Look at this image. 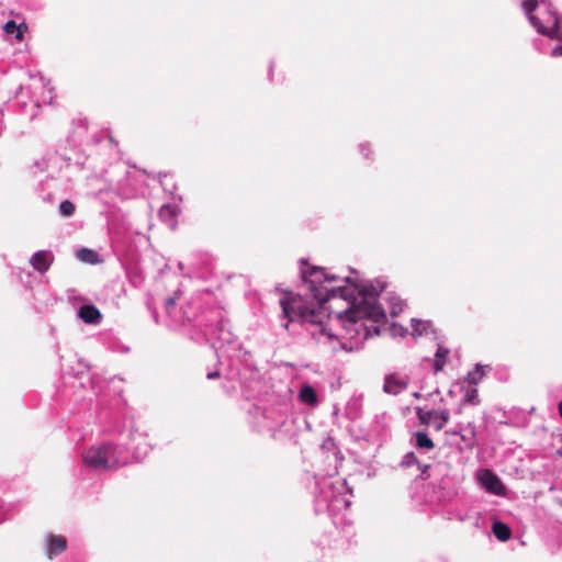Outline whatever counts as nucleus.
<instances>
[{
    "mask_svg": "<svg viewBox=\"0 0 562 562\" xmlns=\"http://www.w3.org/2000/svg\"><path fill=\"white\" fill-rule=\"evenodd\" d=\"M324 484L330 488V494L327 492L323 493L322 497L317 499L318 505L322 502L327 503V509L329 512L340 509L341 506L347 507L349 505L348 501L345 497H341V491L346 486L345 480H336L328 484L324 482Z\"/></svg>",
    "mask_w": 562,
    "mask_h": 562,
    "instance_id": "39448f33",
    "label": "nucleus"
},
{
    "mask_svg": "<svg viewBox=\"0 0 562 562\" xmlns=\"http://www.w3.org/2000/svg\"><path fill=\"white\" fill-rule=\"evenodd\" d=\"M430 323L422 319H412V328L414 336H422L427 333V329L430 327Z\"/></svg>",
    "mask_w": 562,
    "mask_h": 562,
    "instance_id": "f3484780",
    "label": "nucleus"
},
{
    "mask_svg": "<svg viewBox=\"0 0 562 562\" xmlns=\"http://www.w3.org/2000/svg\"><path fill=\"white\" fill-rule=\"evenodd\" d=\"M175 304H176V301H175V299H173V297H168V299L166 300V308H167L168 313H170L171 307H173V306H175Z\"/></svg>",
    "mask_w": 562,
    "mask_h": 562,
    "instance_id": "bb28decb",
    "label": "nucleus"
},
{
    "mask_svg": "<svg viewBox=\"0 0 562 562\" xmlns=\"http://www.w3.org/2000/svg\"><path fill=\"white\" fill-rule=\"evenodd\" d=\"M178 207L172 205H164L159 210V217L172 229L177 226Z\"/></svg>",
    "mask_w": 562,
    "mask_h": 562,
    "instance_id": "f8f14e48",
    "label": "nucleus"
},
{
    "mask_svg": "<svg viewBox=\"0 0 562 562\" xmlns=\"http://www.w3.org/2000/svg\"><path fill=\"white\" fill-rule=\"evenodd\" d=\"M483 369H484L483 366L476 364L475 368L468 373V375H467L468 382L473 385L477 384L484 375Z\"/></svg>",
    "mask_w": 562,
    "mask_h": 562,
    "instance_id": "a211bd4d",
    "label": "nucleus"
},
{
    "mask_svg": "<svg viewBox=\"0 0 562 562\" xmlns=\"http://www.w3.org/2000/svg\"><path fill=\"white\" fill-rule=\"evenodd\" d=\"M328 288H346L353 291L355 304H364V302H370L371 304H379L376 302V296L383 292L385 284L380 280H375L370 282L369 284H352V285H330V283H325ZM353 302V299L350 300Z\"/></svg>",
    "mask_w": 562,
    "mask_h": 562,
    "instance_id": "20e7f679",
    "label": "nucleus"
},
{
    "mask_svg": "<svg viewBox=\"0 0 562 562\" xmlns=\"http://www.w3.org/2000/svg\"><path fill=\"white\" fill-rule=\"evenodd\" d=\"M47 555L53 558L60 554L67 548V540L63 536L48 535L46 538Z\"/></svg>",
    "mask_w": 562,
    "mask_h": 562,
    "instance_id": "9d476101",
    "label": "nucleus"
},
{
    "mask_svg": "<svg viewBox=\"0 0 562 562\" xmlns=\"http://www.w3.org/2000/svg\"><path fill=\"white\" fill-rule=\"evenodd\" d=\"M406 331H407V329L401 325L393 324L391 327L392 336H395V337L396 336L404 337Z\"/></svg>",
    "mask_w": 562,
    "mask_h": 562,
    "instance_id": "393cba45",
    "label": "nucleus"
},
{
    "mask_svg": "<svg viewBox=\"0 0 562 562\" xmlns=\"http://www.w3.org/2000/svg\"><path fill=\"white\" fill-rule=\"evenodd\" d=\"M24 26V24H21V25H16V23L14 21H8L4 26H3V30L7 34H13L15 31H16V35L15 37L18 40H22L23 37V31H22V27Z\"/></svg>",
    "mask_w": 562,
    "mask_h": 562,
    "instance_id": "aec40b11",
    "label": "nucleus"
},
{
    "mask_svg": "<svg viewBox=\"0 0 562 562\" xmlns=\"http://www.w3.org/2000/svg\"><path fill=\"white\" fill-rule=\"evenodd\" d=\"M448 355L449 350L447 348H443L441 346L437 348V351L435 353L436 359L434 362L435 372H439L443 369Z\"/></svg>",
    "mask_w": 562,
    "mask_h": 562,
    "instance_id": "2eb2a0df",
    "label": "nucleus"
},
{
    "mask_svg": "<svg viewBox=\"0 0 562 562\" xmlns=\"http://www.w3.org/2000/svg\"><path fill=\"white\" fill-rule=\"evenodd\" d=\"M477 390L472 387V389H469L465 391V394L463 396V404H472V405H476L479 404V400H477Z\"/></svg>",
    "mask_w": 562,
    "mask_h": 562,
    "instance_id": "5701e85b",
    "label": "nucleus"
},
{
    "mask_svg": "<svg viewBox=\"0 0 562 562\" xmlns=\"http://www.w3.org/2000/svg\"><path fill=\"white\" fill-rule=\"evenodd\" d=\"M218 375H220V373H218V372H216V371H215V372H210V373L207 374V379H210V380H211V379H215V378H217Z\"/></svg>",
    "mask_w": 562,
    "mask_h": 562,
    "instance_id": "c85d7f7f",
    "label": "nucleus"
},
{
    "mask_svg": "<svg viewBox=\"0 0 562 562\" xmlns=\"http://www.w3.org/2000/svg\"><path fill=\"white\" fill-rule=\"evenodd\" d=\"M416 447L424 450H431L434 448V441L424 431H417L415 434Z\"/></svg>",
    "mask_w": 562,
    "mask_h": 562,
    "instance_id": "dca6fc26",
    "label": "nucleus"
},
{
    "mask_svg": "<svg viewBox=\"0 0 562 562\" xmlns=\"http://www.w3.org/2000/svg\"><path fill=\"white\" fill-rule=\"evenodd\" d=\"M420 420L425 424H427V422L429 420V417L427 416V413L425 415H422L420 416Z\"/></svg>",
    "mask_w": 562,
    "mask_h": 562,
    "instance_id": "c756f323",
    "label": "nucleus"
},
{
    "mask_svg": "<svg viewBox=\"0 0 562 562\" xmlns=\"http://www.w3.org/2000/svg\"><path fill=\"white\" fill-rule=\"evenodd\" d=\"M417 462V457L414 452H408L404 456L402 464L404 467H411Z\"/></svg>",
    "mask_w": 562,
    "mask_h": 562,
    "instance_id": "b1692460",
    "label": "nucleus"
},
{
    "mask_svg": "<svg viewBox=\"0 0 562 562\" xmlns=\"http://www.w3.org/2000/svg\"><path fill=\"white\" fill-rule=\"evenodd\" d=\"M493 533L501 541H506L512 536L510 528L502 521H495L493 524Z\"/></svg>",
    "mask_w": 562,
    "mask_h": 562,
    "instance_id": "4468645a",
    "label": "nucleus"
},
{
    "mask_svg": "<svg viewBox=\"0 0 562 562\" xmlns=\"http://www.w3.org/2000/svg\"><path fill=\"white\" fill-rule=\"evenodd\" d=\"M344 280L348 283H351V279L349 277H346Z\"/></svg>",
    "mask_w": 562,
    "mask_h": 562,
    "instance_id": "7c9ffc66",
    "label": "nucleus"
},
{
    "mask_svg": "<svg viewBox=\"0 0 562 562\" xmlns=\"http://www.w3.org/2000/svg\"><path fill=\"white\" fill-rule=\"evenodd\" d=\"M427 416L429 417L427 424L431 425L436 430H441L450 418L447 409L430 411L427 412Z\"/></svg>",
    "mask_w": 562,
    "mask_h": 562,
    "instance_id": "9b49d317",
    "label": "nucleus"
},
{
    "mask_svg": "<svg viewBox=\"0 0 562 562\" xmlns=\"http://www.w3.org/2000/svg\"><path fill=\"white\" fill-rule=\"evenodd\" d=\"M408 386V380L406 378H400L397 375H389L385 378L383 390L387 394L397 395Z\"/></svg>",
    "mask_w": 562,
    "mask_h": 562,
    "instance_id": "6e6552de",
    "label": "nucleus"
},
{
    "mask_svg": "<svg viewBox=\"0 0 562 562\" xmlns=\"http://www.w3.org/2000/svg\"><path fill=\"white\" fill-rule=\"evenodd\" d=\"M78 258L85 262L94 263L97 261V254L93 250L82 248L78 251Z\"/></svg>",
    "mask_w": 562,
    "mask_h": 562,
    "instance_id": "412c9836",
    "label": "nucleus"
},
{
    "mask_svg": "<svg viewBox=\"0 0 562 562\" xmlns=\"http://www.w3.org/2000/svg\"><path fill=\"white\" fill-rule=\"evenodd\" d=\"M390 304V313L392 316L398 315L403 311V302L400 297L391 295L387 297Z\"/></svg>",
    "mask_w": 562,
    "mask_h": 562,
    "instance_id": "6ab92c4d",
    "label": "nucleus"
},
{
    "mask_svg": "<svg viewBox=\"0 0 562 562\" xmlns=\"http://www.w3.org/2000/svg\"><path fill=\"white\" fill-rule=\"evenodd\" d=\"M481 484L495 495L504 494V485L499 477L491 470H483L480 473Z\"/></svg>",
    "mask_w": 562,
    "mask_h": 562,
    "instance_id": "423d86ee",
    "label": "nucleus"
},
{
    "mask_svg": "<svg viewBox=\"0 0 562 562\" xmlns=\"http://www.w3.org/2000/svg\"><path fill=\"white\" fill-rule=\"evenodd\" d=\"M82 460L87 468L94 471L117 469L128 462L125 450L112 443L89 448L83 452Z\"/></svg>",
    "mask_w": 562,
    "mask_h": 562,
    "instance_id": "7ed1b4c3",
    "label": "nucleus"
},
{
    "mask_svg": "<svg viewBox=\"0 0 562 562\" xmlns=\"http://www.w3.org/2000/svg\"><path fill=\"white\" fill-rule=\"evenodd\" d=\"M78 316L82 322L90 325H97L102 319V314L99 308L91 304L80 306Z\"/></svg>",
    "mask_w": 562,
    "mask_h": 562,
    "instance_id": "1a4fd4ad",
    "label": "nucleus"
},
{
    "mask_svg": "<svg viewBox=\"0 0 562 562\" xmlns=\"http://www.w3.org/2000/svg\"><path fill=\"white\" fill-rule=\"evenodd\" d=\"M551 55H552L553 57H560V56H562V44H561V45L555 46V47L552 49Z\"/></svg>",
    "mask_w": 562,
    "mask_h": 562,
    "instance_id": "a878e982",
    "label": "nucleus"
},
{
    "mask_svg": "<svg viewBox=\"0 0 562 562\" xmlns=\"http://www.w3.org/2000/svg\"><path fill=\"white\" fill-rule=\"evenodd\" d=\"M299 400L306 405H316L318 400L314 387L310 384H304L299 392Z\"/></svg>",
    "mask_w": 562,
    "mask_h": 562,
    "instance_id": "ddd939ff",
    "label": "nucleus"
},
{
    "mask_svg": "<svg viewBox=\"0 0 562 562\" xmlns=\"http://www.w3.org/2000/svg\"><path fill=\"white\" fill-rule=\"evenodd\" d=\"M378 333H379L378 327H374V334H378Z\"/></svg>",
    "mask_w": 562,
    "mask_h": 562,
    "instance_id": "2f4dec72",
    "label": "nucleus"
},
{
    "mask_svg": "<svg viewBox=\"0 0 562 562\" xmlns=\"http://www.w3.org/2000/svg\"><path fill=\"white\" fill-rule=\"evenodd\" d=\"M75 210H76L75 204L69 200H64L59 204V213L63 216H71L75 213Z\"/></svg>",
    "mask_w": 562,
    "mask_h": 562,
    "instance_id": "4be33fe9",
    "label": "nucleus"
},
{
    "mask_svg": "<svg viewBox=\"0 0 562 562\" xmlns=\"http://www.w3.org/2000/svg\"><path fill=\"white\" fill-rule=\"evenodd\" d=\"M147 454V448L144 449L143 453H137L135 456L136 461H140Z\"/></svg>",
    "mask_w": 562,
    "mask_h": 562,
    "instance_id": "cd10ccee",
    "label": "nucleus"
},
{
    "mask_svg": "<svg viewBox=\"0 0 562 562\" xmlns=\"http://www.w3.org/2000/svg\"><path fill=\"white\" fill-rule=\"evenodd\" d=\"M54 261V255L50 250H38L31 258V266L40 273H45Z\"/></svg>",
    "mask_w": 562,
    "mask_h": 562,
    "instance_id": "0eeeda50",
    "label": "nucleus"
},
{
    "mask_svg": "<svg viewBox=\"0 0 562 562\" xmlns=\"http://www.w3.org/2000/svg\"><path fill=\"white\" fill-rule=\"evenodd\" d=\"M521 8L538 33L562 41L559 16L548 0H521Z\"/></svg>",
    "mask_w": 562,
    "mask_h": 562,
    "instance_id": "f03ea898",
    "label": "nucleus"
},
{
    "mask_svg": "<svg viewBox=\"0 0 562 562\" xmlns=\"http://www.w3.org/2000/svg\"><path fill=\"white\" fill-rule=\"evenodd\" d=\"M301 276L303 282L316 301L306 303L302 296L286 293L281 300L283 324L297 322L306 327L311 336L330 352L339 350H358L370 337L371 330L361 321L369 318L374 323L382 322L386 314L380 304H355L350 302L353 291L346 288H328L325 283L337 281V277L328 274L319 267H310L302 261Z\"/></svg>",
    "mask_w": 562,
    "mask_h": 562,
    "instance_id": "f257e3e1",
    "label": "nucleus"
}]
</instances>
